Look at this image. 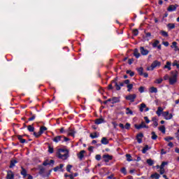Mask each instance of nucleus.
<instances>
[{
	"label": "nucleus",
	"mask_w": 179,
	"mask_h": 179,
	"mask_svg": "<svg viewBox=\"0 0 179 179\" xmlns=\"http://www.w3.org/2000/svg\"><path fill=\"white\" fill-rule=\"evenodd\" d=\"M57 157L62 160H66L69 157V151L66 149H59L57 152Z\"/></svg>",
	"instance_id": "nucleus-1"
},
{
	"label": "nucleus",
	"mask_w": 179,
	"mask_h": 179,
	"mask_svg": "<svg viewBox=\"0 0 179 179\" xmlns=\"http://www.w3.org/2000/svg\"><path fill=\"white\" fill-rule=\"evenodd\" d=\"M171 76L169 78V85H175L177 83V78H178V71H171Z\"/></svg>",
	"instance_id": "nucleus-2"
},
{
	"label": "nucleus",
	"mask_w": 179,
	"mask_h": 179,
	"mask_svg": "<svg viewBox=\"0 0 179 179\" xmlns=\"http://www.w3.org/2000/svg\"><path fill=\"white\" fill-rule=\"evenodd\" d=\"M162 65V63L157 60H155L152 62L151 66L150 67L147 68V71H153L155 68H157V66H160Z\"/></svg>",
	"instance_id": "nucleus-3"
},
{
	"label": "nucleus",
	"mask_w": 179,
	"mask_h": 179,
	"mask_svg": "<svg viewBox=\"0 0 179 179\" xmlns=\"http://www.w3.org/2000/svg\"><path fill=\"white\" fill-rule=\"evenodd\" d=\"M162 117L166 120H171V118H173V114L170 113L169 111H165L162 113Z\"/></svg>",
	"instance_id": "nucleus-4"
},
{
	"label": "nucleus",
	"mask_w": 179,
	"mask_h": 179,
	"mask_svg": "<svg viewBox=\"0 0 179 179\" xmlns=\"http://www.w3.org/2000/svg\"><path fill=\"white\" fill-rule=\"evenodd\" d=\"M112 83H113V85H115V87H116V90H121V87H122V86H124V83H122V82L117 83V81L113 80Z\"/></svg>",
	"instance_id": "nucleus-5"
},
{
	"label": "nucleus",
	"mask_w": 179,
	"mask_h": 179,
	"mask_svg": "<svg viewBox=\"0 0 179 179\" xmlns=\"http://www.w3.org/2000/svg\"><path fill=\"white\" fill-rule=\"evenodd\" d=\"M134 127L136 129H142V128H149V127L146 125L145 122H142L141 124H135Z\"/></svg>",
	"instance_id": "nucleus-6"
},
{
	"label": "nucleus",
	"mask_w": 179,
	"mask_h": 179,
	"mask_svg": "<svg viewBox=\"0 0 179 179\" xmlns=\"http://www.w3.org/2000/svg\"><path fill=\"white\" fill-rule=\"evenodd\" d=\"M125 99L126 100H129V101H131V103H134V101H135V99H136V94H129L127 96Z\"/></svg>",
	"instance_id": "nucleus-7"
},
{
	"label": "nucleus",
	"mask_w": 179,
	"mask_h": 179,
	"mask_svg": "<svg viewBox=\"0 0 179 179\" xmlns=\"http://www.w3.org/2000/svg\"><path fill=\"white\" fill-rule=\"evenodd\" d=\"M103 162H105V163H108V162H110V160H113V156H111L108 154L103 155Z\"/></svg>",
	"instance_id": "nucleus-8"
},
{
	"label": "nucleus",
	"mask_w": 179,
	"mask_h": 179,
	"mask_svg": "<svg viewBox=\"0 0 179 179\" xmlns=\"http://www.w3.org/2000/svg\"><path fill=\"white\" fill-rule=\"evenodd\" d=\"M21 176H23L24 178H26L27 177V170L24 169L23 166H21V171H20Z\"/></svg>",
	"instance_id": "nucleus-9"
},
{
	"label": "nucleus",
	"mask_w": 179,
	"mask_h": 179,
	"mask_svg": "<svg viewBox=\"0 0 179 179\" xmlns=\"http://www.w3.org/2000/svg\"><path fill=\"white\" fill-rule=\"evenodd\" d=\"M15 178V173L12 171H8L7 172L6 179H13Z\"/></svg>",
	"instance_id": "nucleus-10"
},
{
	"label": "nucleus",
	"mask_w": 179,
	"mask_h": 179,
	"mask_svg": "<svg viewBox=\"0 0 179 179\" xmlns=\"http://www.w3.org/2000/svg\"><path fill=\"white\" fill-rule=\"evenodd\" d=\"M143 110H145V111H149V108L146 107V104L143 103L140 105L141 113H143Z\"/></svg>",
	"instance_id": "nucleus-11"
},
{
	"label": "nucleus",
	"mask_w": 179,
	"mask_h": 179,
	"mask_svg": "<svg viewBox=\"0 0 179 179\" xmlns=\"http://www.w3.org/2000/svg\"><path fill=\"white\" fill-rule=\"evenodd\" d=\"M140 51L141 55H148V54H149V50L145 49L143 47L140 48Z\"/></svg>",
	"instance_id": "nucleus-12"
},
{
	"label": "nucleus",
	"mask_w": 179,
	"mask_h": 179,
	"mask_svg": "<svg viewBox=\"0 0 179 179\" xmlns=\"http://www.w3.org/2000/svg\"><path fill=\"white\" fill-rule=\"evenodd\" d=\"M85 153H86L85 150H81L79 154H78V157L80 160H83L85 157Z\"/></svg>",
	"instance_id": "nucleus-13"
},
{
	"label": "nucleus",
	"mask_w": 179,
	"mask_h": 179,
	"mask_svg": "<svg viewBox=\"0 0 179 179\" xmlns=\"http://www.w3.org/2000/svg\"><path fill=\"white\" fill-rule=\"evenodd\" d=\"M143 138V134L142 133H139L137 136H136V139H137V142L138 143H142V138Z\"/></svg>",
	"instance_id": "nucleus-14"
},
{
	"label": "nucleus",
	"mask_w": 179,
	"mask_h": 179,
	"mask_svg": "<svg viewBox=\"0 0 179 179\" xmlns=\"http://www.w3.org/2000/svg\"><path fill=\"white\" fill-rule=\"evenodd\" d=\"M164 108H162V107H158V108H157V112H156V114L158 115V117H160V115H162V114H163V111H164Z\"/></svg>",
	"instance_id": "nucleus-15"
},
{
	"label": "nucleus",
	"mask_w": 179,
	"mask_h": 179,
	"mask_svg": "<svg viewBox=\"0 0 179 179\" xmlns=\"http://www.w3.org/2000/svg\"><path fill=\"white\" fill-rule=\"evenodd\" d=\"M176 9H177V6L171 5L169 6L167 10L169 12H174V10H176Z\"/></svg>",
	"instance_id": "nucleus-16"
},
{
	"label": "nucleus",
	"mask_w": 179,
	"mask_h": 179,
	"mask_svg": "<svg viewBox=\"0 0 179 179\" xmlns=\"http://www.w3.org/2000/svg\"><path fill=\"white\" fill-rule=\"evenodd\" d=\"M62 139V136H57L56 137H55L52 141L53 142H55V143H58V142L61 141V140Z\"/></svg>",
	"instance_id": "nucleus-17"
},
{
	"label": "nucleus",
	"mask_w": 179,
	"mask_h": 179,
	"mask_svg": "<svg viewBox=\"0 0 179 179\" xmlns=\"http://www.w3.org/2000/svg\"><path fill=\"white\" fill-rule=\"evenodd\" d=\"M171 62H166V65L164 66V69H169V71H171Z\"/></svg>",
	"instance_id": "nucleus-18"
},
{
	"label": "nucleus",
	"mask_w": 179,
	"mask_h": 179,
	"mask_svg": "<svg viewBox=\"0 0 179 179\" xmlns=\"http://www.w3.org/2000/svg\"><path fill=\"white\" fill-rule=\"evenodd\" d=\"M101 143L103 145H108V140L107 139V138L103 137V138H101Z\"/></svg>",
	"instance_id": "nucleus-19"
},
{
	"label": "nucleus",
	"mask_w": 179,
	"mask_h": 179,
	"mask_svg": "<svg viewBox=\"0 0 179 179\" xmlns=\"http://www.w3.org/2000/svg\"><path fill=\"white\" fill-rule=\"evenodd\" d=\"M134 55L136 57V58H139V57H141V53H139L138 49L134 50Z\"/></svg>",
	"instance_id": "nucleus-20"
},
{
	"label": "nucleus",
	"mask_w": 179,
	"mask_h": 179,
	"mask_svg": "<svg viewBox=\"0 0 179 179\" xmlns=\"http://www.w3.org/2000/svg\"><path fill=\"white\" fill-rule=\"evenodd\" d=\"M90 136L92 139H96V138H99V134L97 135V132H94L90 134Z\"/></svg>",
	"instance_id": "nucleus-21"
},
{
	"label": "nucleus",
	"mask_w": 179,
	"mask_h": 179,
	"mask_svg": "<svg viewBox=\"0 0 179 179\" xmlns=\"http://www.w3.org/2000/svg\"><path fill=\"white\" fill-rule=\"evenodd\" d=\"M62 167H64V164H61L59 165V166L55 167L53 170H54V171L57 172V171H58L59 170H62Z\"/></svg>",
	"instance_id": "nucleus-22"
},
{
	"label": "nucleus",
	"mask_w": 179,
	"mask_h": 179,
	"mask_svg": "<svg viewBox=\"0 0 179 179\" xmlns=\"http://www.w3.org/2000/svg\"><path fill=\"white\" fill-rule=\"evenodd\" d=\"M150 177H151V178L159 179L160 175H159V173H155L154 174H152Z\"/></svg>",
	"instance_id": "nucleus-23"
},
{
	"label": "nucleus",
	"mask_w": 179,
	"mask_h": 179,
	"mask_svg": "<svg viewBox=\"0 0 179 179\" xmlns=\"http://www.w3.org/2000/svg\"><path fill=\"white\" fill-rule=\"evenodd\" d=\"M16 163H17V161H16L15 159L11 160L10 164V169L15 167V164H16Z\"/></svg>",
	"instance_id": "nucleus-24"
},
{
	"label": "nucleus",
	"mask_w": 179,
	"mask_h": 179,
	"mask_svg": "<svg viewBox=\"0 0 179 179\" xmlns=\"http://www.w3.org/2000/svg\"><path fill=\"white\" fill-rule=\"evenodd\" d=\"M45 131H47V127L42 126L40 128L39 132L41 133V134L42 135V134H44V132H45Z\"/></svg>",
	"instance_id": "nucleus-25"
},
{
	"label": "nucleus",
	"mask_w": 179,
	"mask_h": 179,
	"mask_svg": "<svg viewBox=\"0 0 179 179\" xmlns=\"http://www.w3.org/2000/svg\"><path fill=\"white\" fill-rule=\"evenodd\" d=\"M17 138L20 141V143H25L26 139L23 138L22 136H17Z\"/></svg>",
	"instance_id": "nucleus-26"
},
{
	"label": "nucleus",
	"mask_w": 179,
	"mask_h": 179,
	"mask_svg": "<svg viewBox=\"0 0 179 179\" xmlns=\"http://www.w3.org/2000/svg\"><path fill=\"white\" fill-rule=\"evenodd\" d=\"M115 103H120V99L118 97L112 98V104H115Z\"/></svg>",
	"instance_id": "nucleus-27"
},
{
	"label": "nucleus",
	"mask_w": 179,
	"mask_h": 179,
	"mask_svg": "<svg viewBox=\"0 0 179 179\" xmlns=\"http://www.w3.org/2000/svg\"><path fill=\"white\" fill-rule=\"evenodd\" d=\"M151 138L153 140V141H156V139H157V135H156V133L155 131H152L151 133Z\"/></svg>",
	"instance_id": "nucleus-28"
},
{
	"label": "nucleus",
	"mask_w": 179,
	"mask_h": 179,
	"mask_svg": "<svg viewBox=\"0 0 179 179\" xmlns=\"http://www.w3.org/2000/svg\"><path fill=\"white\" fill-rule=\"evenodd\" d=\"M173 66H176L178 69H179V61L174 60L173 64Z\"/></svg>",
	"instance_id": "nucleus-29"
},
{
	"label": "nucleus",
	"mask_w": 179,
	"mask_h": 179,
	"mask_svg": "<svg viewBox=\"0 0 179 179\" xmlns=\"http://www.w3.org/2000/svg\"><path fill=\"white\" fill-rule=\"evenodd\" d=\"M75 134H76V132L75 131H73V129H70L69 131V135L70 136H75Z\"/></svg>",
	"instance_id": "nucleus-30"
},
{
	"label": "nucleus",
	"mask_w": 179,
	"mask_h": 179,
	"mask_svg": "<svg viewBox=\"0 0 179 179\" xmlns=\"http://www.w3.org/2000/svg\"><path fill=\"white\" fill-rule=\"evenodd\" d=\"M152 121H153V127H156L159 125V124L157 123V120L156 119V117L152 118Z\"/></svg>",
	"instance_id": "nucleus-31"
},
{
	"label": "nucleus",
	"mask_w": 179,
	"mask_h": 179,
	"mask_svg": "<svg viewBox=\"0 0 179 179\" xmlns=\"http://www.w3.org/2000/svg\"><path fill=\"white\" fill-rule=\"evenodd\" d=\"M103 121L104 120L103 119H97L95 122V124H96V125H99V124H103Z\"/></svg>",
	"instance_id": "nucleus-32"
},
{
	"label": "nucleus",
	"mask_w": 179,
	"mask_h": 179,
	"mask_svg": "<svg viewBox=\"0 0 179 179\" xmlns=\"http://www.w3.org/2000/svg\"><path fill=\"white\" fill-rule=\"evenodd\" d=\"M49 153H54V148L51 147L50 145H48V150Z\"/></svg>",
	"instance_id": "nucleus-33"
},
{
	"label": "nucleus",
	"mask_w": 179,
	"mask_h": 179,
	"mask_svg": "<svg viewBox=\"0 0 179 179\" xmlns=\"http://www.w3.org/2000/svg\"><path fill=\"white\" fill-rule=\"evenodd\" d=\"M137 71H138L139 75H141V76L143 75V68L140 67V68L137 69Z\"/></svg>",
	"instance_id": "nucleus-34"
},
{
	"label": "nucleus",
	"mask_w": 179,
	"mask_h": 179,
	"mask_svg": "<svg viewBox=\"0 0 179 179\" xmlns=\"http://www.w3.org/2000/svg\"><path fill=\"white\" fill-rule=\"evenodd\" d=\"M127 162H132V157L129 154L126 155Z\"/></svg>",
	"instance_id": "nucleus-35"
},
{
	"label": "nucleus",
	"mask_w": 179,
	"mask_h": 179,
	"mask_svg": "<svg viewBox=\"0 0 179 179\" xmlns=\"http://www.w3.org/2000/svg\"><path fill=\"white\" fill-rule=\"evenodd\" d=\"M150 92L151 93H157V88H156L155 87H152L150 88Z\"/></svg>",
	"instance_id": "nucleus-36"
},
{
	"label": "nucleus",
	"mask_w": 179,
	"mask_h": 179,
	"mask_svg": "<svg viewBox=\"0 0 179 179\" xmlns=\"http://www.w3.org/2000/svg\"><path fill=\"white\" fill-rule=\"evenodd\" d=\"M161 34L164 37H169V34L166 31H161Z\"/></svg>",
	"instance_id": "nucleus-37"
},
{
	"label": "nucleus",
	"mask_w": 179,
	"mask_h": 179,
	"mask_svg": "<svg viewBox=\"0 0 179 179\" xmlns=\"http://www.w3.org/2000/svg\"><path fill=\"white\" fill-rule=\"evenodd\" d=\"M27 129L29 132H34V127L33 126L29 125Z\"/></svg>",
	"instance_id": "nucleus-38"
},
{
	"label": "nucleus",
	"mask_w": 179,
	"mask_h": 179,
	"mask_svg": "<svg viewBox=\"0 0 179 179\" xmlns=\"http://www.w3.org/2000/svg\"><path fill=\"white\" fill-rule=\"evenodd\" d=\"M126 73H127L130 76H134V75H135V73L134 71H131V70L127 71Z\"/></svg>",
	"instance_id": "nucleus-39"
},
{
	"label": "nucleus",
	"mask_w": 179,
	"mask_h": 179,
	"mask_svg": "<svg viewBox=\"0 0 179 179\" xmlns=\"http://www.w3.org/2000/svg\"><path fill=\"white\" fill-rule=\"evenodd\" d=\"M126 114H130V115H132V114H134V112H132L131 110V109H129V108H126Z\"/></svg>",
	"instance_id": "nucleus-40"
},
{
	"label": "nucleus",
	"mask_w": 179,
	"mask_h": 179,
	"mask_svg": "<svg viewBox=\"0 0 179 179\" xmlns=\"http://www.w3.org/2000/svg\"><path fill=\"white\" fill-rule=\"evenodd\" d=\"M134 87V85L132 84H129L127 85V92H131L132 90V88Z\"/></svg>",
	"instance_id": "nucleus-41"
},
{
	"label": "nucleus",
	"mask_w": 179,
	"mask_h": 179,
	"mask_svg": "<svg viewBox=\"0 0 179 179\" xmlns=\"http://www.w3.org/2000/svg\"><path fill=\"white\" fill-rule=\"evenodd\" d=\"M159 131H161V132H162V134H165L166 133V127H164V126H161L159 127Z\"/></svg>",
	"instance_id": "nucleus-42"
},
{
	"label": "nucleus",
	"mask_w": 179,
	"mask_h": 179,
	"mask_svg": "<svg viewBox=\"0 0 179 179\" xmlns=\"http://www.w3.org/2000/svg\"><path fill=\"white\" fill-rule=\"evenodd\" d=\"M147 163L148 164L149 166H153L154 164L153 160L150 159H147Z\"/></svg>",
	"instance_id": "nucleus-43"
},
{
	"label": "nucleus",
	"mask_w": 179,
	"mask_h": 179,
	"mask_svg": "<svg viewBox=\"0 0 179 179\" xmlns=\"http://www.w3.org/2000/svg\"><path fill=\"white\" fill-rule=\"evenodd\" d=\"M148 150H149V146L148 145H145L143 148L142 152H143V153H146V152H148Z\"/></svg>",
	"instance_id": "nucleus-44"
},
{
	"label": "nucleus",
	"mask_w": 179,
	"mask_h": 179,
	"mask_svg": "<svg viewBox=\"0 0 179 179\" xmlns=\"http://www.w3.org/2000/svg\"><path fill=\"white\" fill-rule=\"evenodd\" d=\"M163 82V78H158L155 80V83H157L158 85H160Z\"/></svg>",
	"instance_id": "nucleus-45"
},
{
	"label": "nucleus",
	"mask_w": 179,
	"mask_h": 179,
	"mask_svg": "<svg viewBox=\"0 0 179 179\" xmlns=\"http://www.w3.org/2000/svg\"><path fill=\"white\" fill-rule=\"evenodd\" d=\"M34 135L36 138H39V136H41V133L38 131V133L34 132Z\"/></svg>",
	"instance_id": "nucleus-46"
},
{
	"label": "nucleus",
	"mask_w": 179,
	"mask_h": 179,
	"mask_svg": "<svg viewBox=\"0 0 179 179\" xmlns=\"http://www.w3.org/2000/svg\"><path fill=\"white\" fill-rule=\"evenodd\" d=\"M173 139H174V138L168 136L164 138V141H166V142H170V141H173Z\"/></svg>",
	"instance_id": "nucleus-47"
},
{
	"label": "nucleus",
	"mask_w": 179,
	"mask_h": 179,
	"mask_svg": "<svg viewBox=\"0 0 179 179\" xmlns=\"http://www.w3.org/2000/svg\"><path fill=\"white\" fill-rule=\"evenodd\" d=\"M159 43H160L159 41H155L153 44H152V47L156 48L157 47V45H159Z\"/></svg>",
	"instance_id": "nucleus-48"
},
{
	"label": "nucleus",
	"mask_w": 179,
	"mask_h": 179,
	"mask_svg": "<svg viewBox=\"0 0 179 179\" xmlns=\"http://www.w3.org/2000/svg\"><path fill=\"white\" fill-rule=\"evenodd\" d=\"M169 29H174L176 27V25L174 24H168Z\"/></svg>",
	"instance_id": "nucleus-49"
},
{
	"label": "nucleus",
	"mask_w": 179,
	"mask_h": 179,
	"mask_svg": "<svg viewBox=\"0 0 179 179\" xmlns=\"http://www.w3.org/2000/svg\"><path fill=\"white\" fill-rule=\"evenodd\" d=\"M71 169H72V165H67L66 166V171H68L69 173H71Z\"/></svg>",
	"instance_id": "nucleus-50"
},
{
	"label": "nucleus",
	"mask_w": 179,
	"mask_h": 179,
	"mask_svg": "<svg viewBox=\"0 0 179 179\" xmlns=\"http://www.w3.org/2000/svg\"><path fill=\"white\" fill-rule=\"evenodd\" d=\"M138 34H139V31H138V29L133 30L134 36H138Z\"/></svg>",
	"instance_id": "nucleus-51"
},
{
	"label": "nucleus",
	"mask_w": 179,
	"mask_h": 179,
	"mask_svg": "<svg viewBox=\"0 0 179 179\" xmlns=\"http://www.w3.org/2000/svg\"><path fill=\"white\" fill-rule=\"evenodd\" d=\"M125 129H129L131 128V124L127 123L124 126Z\"/></svg>",
	"instance_id": "nucleus-52"
},
{
	"label": "nucleus",
	"mask_w": 179,
	"mask_h": 179,
	"mask_svg": "<svg viewBox=\"0 0 179 179\" xmlns=\"http://www.w3.org/2000/svg\"><path fill=\"white\" fill-rule=\"evenodd\" d=\"M138 92H140V93H143L145 92V88L143 87H140Z\"/></svg>",
	"instance_id": "nucleus-53"
},
{
	"label": "nucleus",
	"mask_w": 179,
	"mask_h": 179,
	"mask_svg": "<svg viewBox=\"0 0 179 179\" xmlns=\"http://www.w3.org/2000/svg\"><path fill=\"white\" fill-rule=\"evenodd\" d=\"M144 120L146 124H149V122H150V120H149V117H148V116L144 117Z\"/></svg>",
	"instance_id": "nucleus-54"
},
{
	"label": "nucleus",
	"mask_w": 179,
	"mask_h": 179,
	"mask_svg": "<svg viewBox=\"0 0 179 179\" xmlns=\"http://www.w3.org/2000/svg\"><path fill=\"white\" fill-rule=\"evenodd\" d=\"M36 119V115H33L31 117L29 118V121H34Z\"/></svg>",
	"instance_id": "nucleus-55"
},
{
	"label": "nucleus",
	"mask_w": 179,
	"mask_h": 179,
	"mask_svg": "<svg viewBox=\"0 0 179 179\" xmlns=\"http://www.w3.org/2000/svg\"><path fill=\"white\" fill-rule=\"evenodd\" d=\"M96 160H101V155H96L95 157Z\"/></svg>",
	"instance_id": "nucleus-56"
},
{
	"label": "nucleus",
	"mask_w": 179,
	"mask_h": 179,
	"mask_svg": "<svg viewBox=\"0 0 179 179\" xmlns=\"http://www.w3.org/2000/svg\"><path fill=\"white\" fill-rule=\"evenodd\" d=\"M171 47V48H173V47L175 48H177V42H173L172 45Z\"/></svg>",
	"instance_id": "nucleus-57"
},
{
	"label": "nucleus",
	"mask_w": 179,
	"mask_h": 179,
	"mask_svg": "<svg viewBox=\"0 0 179 179\" xmlns=\"http://www.w3.org/2000/svg\"><path fill=\"white\" fill-rule=\"evenodd\" d=\"M121 173L123 174H127V169L125 168H122Z\"/></svg>",
	"instance_id": "nucleus-58"
},
{
	"label": "nucleus",
	"mask_w": 179,
	"mask_h": 179,
	"mask_svg": "<svg viewBox=\"0 0 179 179\" xmlns=\"http://www.w3.org/2000/svg\"><path fill=\"white\" fill-rule=\"evenodd\" d=\"M165 170H164V169H159V173L160 174H164V173H165Z\"/></svg>",
	"instance_id": "nucleus-59"
},
{
	"label": "nucleus",
	"mask_w": 179,
	"mask_h": 179,
	"mask_svg": "<svg viewBox=\"0 0 179 179\" xmlns=\"http://www.w3.org/2000/svg\"><path fill=\"white\" fill-rule=\"evenodd\" d=\"M164 80H170V77L169 76V75H166V76L164 77Z\"/></svg>",
	"instance_id": "nucleus-60"
},
{
	"label": "nucleus",
	"mask_w": 179,
	"mask_h": 179,
	"mask_svg": "<svg viewBox=\"0 0 179 179\" xmlns=\"http://www.w3.org/2000/svg\"><path fill=\"white\" fill-rule=\"evenodd\" d=\"M93 149H94V147H93V146H90L88 148L89 152H93Z\"/></svg>",
	"instance_id": "nucleus-61"
},
{
	"label": "nucleus",
	"mask_w": 179,
	"mask_h": 179,
	"mask_svg": "<svg viewBox=\"0 0 179 179\" xmlns=\"http://www.w3.org/2000/svg\"><path fill=\"white\" fill-rule=\"evenodd\" d=\"M168 146H169L170 148H173V146H174V144H173L172 142H169Z\"/></svg>",
	"instance_id": "nucleus-62"
},
{
	"label": "nucleus",
	"mask_w": 179,
	"mask_h": 179,
	"mask_svg": "<svg viewBox=\"0 0 179 179\" xmlns=\"http://www.w3.org/2000/svg\"><path fill=\"white\" fill-rule=\"evenodd\" d=\"M125 85H129V80H126L124 81V83Z\"/></svg>",
	"instance_id": "nucleus-63"
},
{
	"label": "nucleus",
	"mask_w": 179,
	"mask_h": 179,
	"mask_svg": "<svg viewBox=\"0 0 179 179\" xmlns=\"http://www.w3.org/2000/svg\"><path fill=\"white\" fill-rule=\"evenodd\" d=\"M163 44L165 47H169V43L167 41L163 42Z\"/></svg>",
	"instance_id": "nucleus-64"
}]
</instances>
